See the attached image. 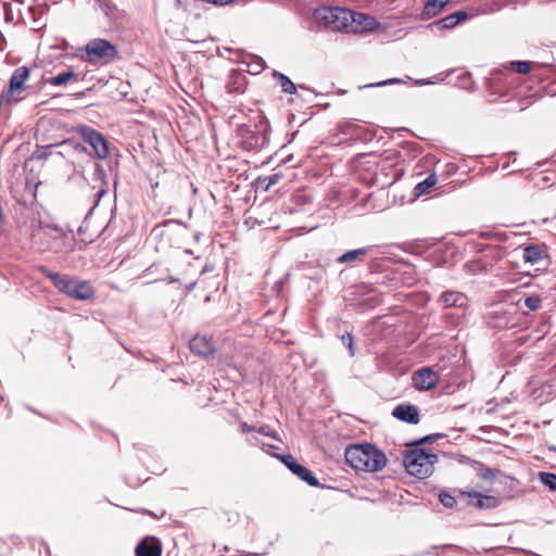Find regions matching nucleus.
I'll return each mask as SVG.
<instances>
[{"label": "nucleus", "instance_id": "nucleus-1", "mask_svg": "<svg viewBox=\"0 0 556 556\" xmlns=\"http://www.w3.org/2000/svg\"><path fill=\"white\" fill-rule=\"evenodd\" d=\"M345 459L356 470L375 472L381 470L387 464L383 452L372 444L351 445L345 450Z\"/></svg>", "mask_w": 556, "mask_h": 556}, {"label": "nucleus", "instance_id": "nucleus-2", "mask_svg": "<svg viewBox=\"0 0 556 556\" xmlns=\"http://www.w3.org/2000/svg\"><path fill=\"white\" fill-rule=\"evenodd\" d=\"M39 270L48 279H50L54 287L61 292L76 300H88L93 295L92 287L81 280L73 279L66 275L53 273L46 266H40Z\"/></svg>", "mask_w": 556, "mask_h": 556}, {"label": "nucleus", "instance_id": "nucleus-3", "mask_svg": "<svg viewBox=\"0 0 556 556\" xmlns=\"http://www.w3.org/2000/svg\"><path fill=\"white\" fill-rule=\"evenodd\" d=\"M437 459L438 456L435 454L419 447L408 450L403 455V464L407 472L419 479L431 476Z\"/></svg>", "mask_w": 556, "mask_h": 556}, {"label": "nucleus", "instance_id": "nucleus-4", "mask_svg": "<svg viewBox=\"0 0 556 556\" xmlns=\"http://www.w3.org/2000/svg\"><path fill=\"white\" fill-rule=\"evenodd\" d=\"M352 10L339 7H321L313 12V20L320 27L331 30H344L349 20H352Z\"/></svg>", "mask_w": 556, "mask_h": 556}, {"label": "nucleus", "instance_id": "nucleus-5", "mask_svg": "<svg viewBox=\"0 0 556 556\" xmlns=\"http://www.w3.org/2000/svg\"><path fill=\"white\" fill-rule=\"evenodd\" d=\"M49 237L52 239L50 249L55 253H70L74 251L76 241L73 231H64L58 226L47 227Z\"/></svg>", "mask_w": 556, "mask_h": 556}, {"label": "nucleus", "instance_id": "nucleus-6", "mask_svg": "<svg viewBox=\"0 0 556 556\" xmlns=\"http://www.w3.org/2000/svg\"><path fill=\"white\" fill-rule=\"evenodd\" d=\"M28 78H29V68L28 67L20 66L16 70H14V72L10 78L9 89L3 90L0 96V104L17 102L20 99L14 98L13 93L15 91L24 89V84Z\"/></svg>", "mask_w": 556, "mask_h": 556}, {"label": "nucleus", "instance_id": "nucleus-7", "mask_svg": "<svg viewBox=\"0 0 556 556\" xmlns=\"http://www.w3.org/2000/svg\"><path fill=\"white\" fill-rule=\"evenodd\" d=\"M440 375L431 367H421L413 375V384L419 391H429L437 387Z\"/></svg>", "mask_w": 556, "mask_h": 556}, {"label": "nucleus", "instance_id": "nucleus-8", "mask_svg": "<svg viewBox=\"0 0 556 556\" xmlns=\"http://www.w3.org/2000/svg\"><path fill=\"white\" fill-rule=\"evenodd\" d=\"M352 20H349L348 27L345 28L346 33L370 31L379 25L378 21L368 14L352 11Z\"/></svg>", "mask_w": 556, "mask_h": 556}, {"label": "nucleus", "instance_id": "nucleus-9", "mask_svg": "<svg viewBox=\"0 0 556 556\" xmlns=\"http://www.w3.org/2000/svg\"><path fill=\"white\" fill-rule=\"evenodd\" d=\"M279 458L294 475L305 481L311 486H318L319 482L317 478L306 467L296 463L291 454L275 455Z\"/></svg>", "mask_w": 556, "mask_h": 556}, {"label": "nucleus", "instance_id": "nucleus-10", "mask_svg": "<svg viewBox=\"0 0 556 556\" xmlns=\"http://www.w3.org/2000/svg\"><path fill=\"white\" fill-rule=\"evenodd\" d=\"M438 303L443 308H466L469 305V298L464 292L446 290L441 293L438 299Z\"/></svg>", "mask_w": 556, "mask_h": 556}, {"label": "nucleus", "instance_id": "nucleus-11", "mask_svg": "<svg viewBox=\"0 0 556 556\" xmlns=\"http://www.w3.org/2000/svg\"><path fill=\"white\" fill-rule=\"evenodd\" d=\"M78 131L84 142L91 147L96 155L99 159H104V137L100 132L86 126L80 127Z\"/></svg>", "mask_w": 556, "mask_h": 556}, {"label": "nucleus", "instance_id": "nucleus-12", "mask_svg": "<svg viewBox=\"0 0 556 556\" xmlns=\"http://www.w3.org/2000/svg\"><path fill=\"white\" fill-rule=\"evenodd\" d=\"M460 494L469 497V503L479 509H491L500 505L497 497L483 495L477 491H462Z\"/></svg>", "mask_w": 556, "mask_h": 556}, {"label": "nucleus", "instance_id": "nucleus-13", "mask_svg": "<svg viewBox=\"0 0 556 556\" xmlns=\"http://www.w3.org/2000/svg\"><path fill=\"white\" fill-rule=\"evenodd\" d=\"M83 60L90 63L97 64L99 61L104 59V39L97 38L89 41L81 55Z\"/></svg>", "mask_w": 556, "mask_h": 556}, {"label": "nucleus", "instance_id": "nucleus-14", "mask_svg": "<svg viewBox=\"0 0 556 556\" xmlns=\"http://www.w3.org/2000/svg\"><path fill=\"white\" fill-rule=\"evenodd\" d=\"M189 348L192 353L202 357H207L215 353V345L211 338L206 336H194L189 342Z\"/></svg>", "mask_w": 556, "mask_h": 556}, {"label": "nucleus", "instance_id": "nucleus-15", "mask_svg": "<svg viewBox=\"0 0 556 556\" xmlns=\"http://www.w3.org/2000/svg\"><path fill=\"white\" fill-rule=\"evenodd\" d=\"M392 416L410 425H417L419 422L418 408L412 404L396 405L392 410Z\"/></svg>", "mask_w": 556, "mask_h": 556}, {"label": "nucleus", "instance_id": "nucleus-16", "mask_svg": "<svg viewBox=\"0 0 556 556\" xmlns=\"http://www.w3.org/2000/svg\"><path fill=\"white\" fill-rule=\"evenodd\" d=\"M136 556H161L162 544L155 538H144L135 549Z\"/></svg>", "mask_w": 556, "mask_h": 556}, {"label": "nucleus", "instance_id": "nucleus-17", "mask_svg": "<svg viewBox=\"0 0 556 556\" xmlns=\"http://www.w3.org/2000/svg\"><path fill=\"white\" fill-rule=\"evenodd\" d=\"M106 87L110 89V97L114 100H119L127 96L129 84L119 78L110 77L106 79Z\"/></svg>", "mask_w": 556, "mask_h": 556}, {"label": "nucleus", "instance_id": "nucleus-18", "mask_svg": "<svg viewBox=\"0 0 556 556\" xmlns=\"http://www.w3.org/2000/svg\"><path fill=\"white\" fill-rule=\"evenodd\" d=\"M371 248H359L355 250H350L343 253L341 256L337 258V262L340 264H353L356 262L363 261L364 256H366Z\"/></svg>", "mask_w": 556, "mask_h": 556}, {"label": "nucleus", "instance_id": "nucleus-19", "mask_svg": "<svg viewBox=\"0 0 556 556\" xmlns=\"http://www.w3.org/2000/svg\"><path fill=\"white\" fill-rule=\"evenodd\" d=\"M546 257L544 249L539 245L532 244L523 249V260L527 263L536 264Z\"/></svg>", "mask_w": 556, "mask_h": 556}, {"label": "nucleus", "instance_id": "nucleus-20", "mask_svg": "<svg viewBox=\"0 0 556 556\" xmlns=\"http://www.w3.org/2000/svg\"><path fill=\"white\" fill-rule=\"evenodd\" d=\"M438 182V178L435 174H430L422 181L418 182L415 187L416 195H422L428 193L431 188H433Z\"/></svg>", "mask_w": 556, "mask_h": 556}, {"label": "nucleus", "instance_id": "nucleus-21", "mask_svg": "<svg viewBox=\"0 0 556 556\" xmlns=\"http://www.w3.org/2000/svg\"><path fill=\"white\" fill-rule=\"evenodd\" d=\"M274 77L279 81L280 87L285 93L293 94L296 92V86L290 80L288 76L282 73L274 72Z\"/></svg>", "mask_w": 556, "mask_h": 556}, {"label": "nucleus", "instance_id": "nucleus-22", "mask_svg": "<svg viewBox=\"0 0 556 556\" xmlns=\"http://www.w3.org/2000/svg\"><path fill=\"white\" fill-rule=\"evenodd\" d=\"M447 2L448 0H429L425 5L424 13L429 16L437 15Z\"/></svg>", "mask_w": 556, "mask_h": 556}, {"label": "nucleus", "instance_id": "nucleus-23", "mask_svg": "<svg viewBox=\"0 0 556 556\" xmlns=\"http://www.w3.org/2000/svg\"><path fill=\"white\" fill-rule=\"evenodd\" d=\"M76 78H77L76 73H74L72 71H67V72L58 74L56 76L50 78L48 81L52 86H61V85H65L70 80L76 79Z\"/></svg>", "mask_w": 556, "mask_h": 556}, {"label": "nucleus", "instance_id": "nucleus-24", "mask_svg": "<svg viewBox=\"0 0 556 556\" xmlns=\"http://www.w3.org/2000/svg\"><path fill=\"white\" fill-rule=\"evenodd\" d=\"M103 195H104V188L102 187V188H100V189L98 190V192L96 193V197H97L96 203H94V205L91 207V210L88 212V214L85 216V219H84V222H83L81 226H80V227H79V229H78V232H79L80 235H83L85 231H87L88 226H89V218H90V215H91V213H92L93 208L98 205L99 201L101 200V198H102Z\"/></svg>", "mask_w": 556, "mask_h": 556}, {"label": "nucleus", "instance_id": "nucleus-25", "mask_svg": "<svg viewBox=\"0 0 556 556\" xmlns=\"http://www.w3.org/2000/svg\"><path fill=\"white\" fill-rule=\"evenodd\" d=\"M510 65L519 73V74H528L532 71L538 63L532 61H514Z\"/></svg>", "mask_w": 556, "mask_h": 556}, {"label": "nucleus", "instance_id": "nucleus-26", "mask_svg": "<svg viewBox=\"0 0 556 556\" xmlns=\"http://www.w3.org/2000/svg\"><path fill=\"white\" fill-rule=\"evenodd\" d=\"M457 78H458L457 87L465 89V90H473L475 89L471 74L469 72H462Z\"/></svg>", "mask_w": 556, "mask_h": 556}, {"label": "nucleus", "instance_id": "nucleus-27", "mask_svg": "<svg viewBox=\"0 0 556 556\" xmlns=\"http://www.w3.org/2000/svg\"><path fill=\"white\" fill-rule=\"evenodd\" d=\"M540 481L551 491H556V475L553 472H540Z\"/></svg>", "mask_w": 556, "mask_h": 556}, {"label": "nucleus", "instance_id": "nucleus-28", "mask_svg": "<svg viewBox=\"0 0 556 556\" xmlns=\"http://www.w3.org/2000/svg\"><path fill=\"white\" fill-rule=\"evenodd\" d=\"M525 305L530 309V311H538L541 308V305H542V299L540 295H530V296H527L526 300H525Z\"/></svg>", "mask_w": 556, "mask_h": 556}, {"label": "nucleus", "instance_id": "nucleus-29", "mask_svg": "<svg viewBox=\"0 0 556 556\" xmlns=\"http://www.w3.org/2000/svg\"><path fill=\"white\" fill-rule=\"evenodd\" d=\"M437 25L442 29H451L457 25L456 20L454 18L453 14L447 15L443 18H441Z\"/></svg>", "mask_w": 556, "mask_h": 556}, {"label": "nucleus", "instance_id": "nucleus-30", "mask_svg": "<svg viewBox=\"0 0 556 556\" xmlns=\"http://www.w3.org/2000/svg\"><path fill=\"white\" fill-rule=\"evenodd\" d=\"M478 476L484 480H492L494 479L495 473L491 468L481 465L480 468L478 469Z\"/></svg>", "mask_w": 556, "mask_h": 556}, {"label": "nucleus", "instance_id": "nucleus-31", "mask_svg": "<svg viewBox=\"0 0 556 556\" xmlns=\"http://www.w3.org/2000/svg\"><path fill=\"white\" fill-rule=\"evenodd\" d=\"M439 500L447 508H452L456 504L455 497L447 493H441Z\"/></svg>", "mask_w": 556, "mask_h": 556}, {"label": "nucleus", "instance_id": "nucleus-32", "mask_svg": "<svg viewBox=\"0 0 556 556\" xmlns=\"http://www.w3.org/2000/svg\"><path fill=\"white\" fill-rule=\"evenodd\" d=\"M480 237L485 239H493L495 241H504L506 239L505 233L494 231H483L481 232Z\"/></svg>", "mask_w": 556, "mask_h": 556}, {"label": "nucleus", "instance_id": "nucleus-33", "mask_svg": "<svg viewBox=\"0 0 556 556\" xmlns=\"http://www.w3.org/2000/svg\"><path fill=\"white\" fill-rule=\"evenodd\" d=\"M255 431H257L258 433H261L263 435L279 440L276 431L273 430L269 426H266V425L261 426L258 428H255Z\"/></svg>", "mask_w": 556, "mask_h": 556}, {"label": "nucleus", "instance_id": "nucleus-34", "mask_svg": "<svg viewBox=\"0 0 556 556\" xmlns=\"http://www.w3.org/2000/svg\"><path fill=\"white\" fill-rule=\"evenodd\" d=\"M105 53H106L105 54L106 63L117 56V50H116L115 46L111 45L109 41H106Z\"/></svg>", "mask_w": 556, "mask_h": 556}, {"label": "nucleus", "instance_id": "nucleus-35", "mask_svg": "<svg viewBox=\"0 0 556 556\" xmlns=\"http://www.w3.org/2000/svg\"><path fill=\"white\" fill-rule=\"evenodd\" d=\"M281 178H282V175L278 174V173L267 176L265 178V180L267 181L266 188H269L270 186L278 184Z\"/></svg>", "mask_w": 556, "mask_h": 556}, {"label": "nucleus", "instance_id": "nucleus-36", "mask_svg": "<svg viewBox=\"0 0 556 556\" xmlns=\"http://www.w3.org/2000/svg\"><path fill=\"white\" fill-rule=\"evenodd\" d=\"M442 437H443V434H441V433H433V434H429V435H426L425 438L420 439V440L418 441V444H420V443H426V442L432 443V442H434L437 439L442 438Z\"/></svg>", "mask_w": 556, "mask_h": 556}, {"label": "nucleus", "instance_id": "nucleus-37", "mask_svg": "<svg viewBox=\"0 0 556 556\" xmlns=\"http://www.w3.org/2000/svg\"><path fill=\"white\" fill-rule=\"evenodd\" d=\"M342 341H343V343H348V348L350 350V354L354 355L353 338H352V336L350 333L343 334L342 336Z\"/></svg>", "mask_w": 556, "mask_h": 556}, {"label": "nucleus", "instance_id": "nucleus-38", "mask_svg": "<svg viewBox=\"0 0 556 556\" xmlns=\"http://www.w3.org/2000/svg\"><path fill=\"white\" fill-rule=\"evenodd\" d=\"M228 86H244L243 77L241 75L233 76Z\"/></svg>", "mask_w": 556, "mask_h": 556}, {"label": "nucleus", "instance_id": "nucleus-39", "mask_svg": "<svg viewBox=\"0 0 556 556\" xmlns=\"http://www.w3.org/2000/svg\"><path fill=\"white\" fill-rule=\"evenodd\" d=\"M453 16H454V18L456 20V22L458 24L460 21H465L468 15L464 11H458V12L453 13Z\"/></svg>", "mask_w": 556, "mask_h": 556}, {"label": "nucleus", "instance_id": "nucleus-40", "mask_svg": "<svg viewBox=\"0 0 556 556\" xmlns=\"http://www.w3.org/2000/svg\"><path fill=\"white\" fill-rule=\"evenodd\" d=\"M260 446L265 453L270 454L275 457L276 454L271 452V450L275 448L274 445L268 443H262Z\"/></svg>", "mask_w": 556, "mask_h": 556}, {"label": "nucleus", "instance_id": "nucleus-41", "mask_svg": "<svg viewBox=\"0 0 556 556\" xmlns=\"http://www.w3.org/2000/svg\"><path fill=\"white\" fill-rule=\"evenodd\" d=\"M240 430L243 433H248V432H251V431H255V427H251L247 422H241Z\"/></svg>", "mask_w": 556, "mask_h": 556}, {"label": "nucleus", "instance_id": "nucleus-42", "mask_svg": "<svg viewBox=\"0 0 556 556\" xmlns=\"http://www.w3.org/2000/svg\"><path fill=\"white\" fill-rule=\"evenodd\" d=\"M506 314H510L508 311L504 309V308H498L496 311H494V315L495 316H500V315H506Z\"/></svg>", "mask_w": 556, "mask_h": 556}, {"label": "nucleus", "instance_id": "nucleus-43", "mask_svg": "<svg viewBox=\"0 0 556 556\" xmlns=\"http://www.w3.org/2000/svg\"><path fill=\"white\" fill-rule=\"evenodd\" d=\"M98 8L99 9L103 8L102 0H93V9L97 10Z\"/></svg>", "mask_w": 556, "mask_h": 556}, {"label": "nucleus", "instance_id": "nucleus-44", "mask_svg": "<svg viewBox=\"0 0 556 556\" xmlns=\"http://www.w3.org/2000/svg\"><path fill=\"white\" fill-rule=\"evenodd\" d=\"M394 81H399V80L397 79H389V80H384V81L378 83L375 86H384V85H388V84H392Z\"/></svg>", "mask_w": 556, "mask_h": 556}, {"label": "nucleus", "instance_id": "nucleus-45", "mask_svg": "<svg viewBox=\"0 0 556 556\" xmlns=\"http://www.w3.org/2000/svg\"><path fill=\"white\" fill-rule=\"evenodd\" d=\"M509 325V320H506L504 323L498 321L495 324L496 327H507Z\"/></svg>", "mask_w": 556, "mask_h": 556}, {"label": "nucleus", "instance_id": "nucleus-46", "mask_svg": "<svg viewBox=\"0 0 556 556\" xmlns=\"http://www.w3.org/2000/svg\"><path fill=\"white\" fill-rule=\"evenodd\" d=\"M490 97L495 96L496 92L492 91V88H494L492 85L486 86Z\"/></svg>", "mask_w": 556, "mask_h": 556}, {"label": "nucleus", "instance_id": "nucleus-47", "mask_svg": "<svg viewBox=\"0 0 556 556\" xmlns=\"http://www.w3.org/2000/svg\"><path fill=\"white\" fill-rule=\"evenodd\" d=\"M504 254H505V253H504V251H502V250H497V251H496V257H497V258H502V257L504 256Z\"/></svg>", "mask_w": 556, "mask_h": 556}, {"label": "nucleus", "instance_id": "nucleus-48", "mask_svg": "<svg viewBox=\"0 0 556 556\" xmlns=\"http://www.w3.org/2000/svg\"><path fill=\"white\" fill-rule=\"evenodd\" d=\"M249 443H250V444H258V442H257V439H256V438H252V439H250V440H249Z\"/></svg>", "mask_w": 556, "mask_h": 556}, {"label": "nucleus", "instance_id": "nucleus-49", "mask_svg": "<svg viewBox=\"0 0 556 556\" xmlns=\"http://www.w3.org/2000/svg\"><path fill=\"white\" fill-rule=\"evenodd\" d=\"M81 240H83L85 243H90V242H92V241H93V239H92V238H89V239H85V238H83Z\"/></svg>", "mask_w": 556, "mask_h": 556}, {"label": "nucleus", "instance_id": "nucleus-50", "mask_svg": "<svg viewBox=\"0 0 556 556\" xmlns=\"http://www.w3.org/2000/svg\"><path fill=\"white\" fill-rule=\"evenodd\" d=\"M420 84L421 85H429V84H431V81L425 80V81H421Z\"/></svg>", "mask_w": 556, "mask_h": 556}, {"label": "nucleus", "instance_id": "nucleus-51", "mask_svg": "<svg viewBox=\"0 0 556 556\" xmlns=\"http://www.w3.org/2000/svg\"><path fill=\"white\" fill-rule=\"evenodd\" d=\"M97 172H100V165L97 164Z\"/></svg>", "mask_w": 556, "mask_h": 556}, {"label": "nucleus", "instance_id": "nucleus-52", "mask_svg": "<svg viewBox=\"0 0 556 556\" xmlns=\"http://www.w3.org/2000/svg\"><path fill=\"white\" fill-rule=\"evenodd\" d=\"M257 554L255 553H252V554H249L248 556H256Z\"/></svg>", "mask_w": 556, "mask_h": 556}]
</instances>
